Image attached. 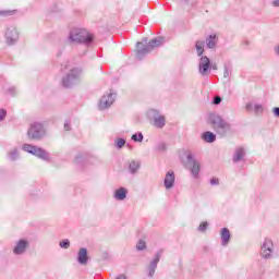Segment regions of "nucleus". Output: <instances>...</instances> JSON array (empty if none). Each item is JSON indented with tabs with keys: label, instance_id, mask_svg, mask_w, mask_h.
Returning a JSON list of instances; mask_svg holds the SVG:
<instances>
[{
	"label": "nucleus",
	"instance_id": "nucleus-36",
	"mask_svg": "<svg viewBox=\"0 0 279 279\" xmlns=\"http://www.w3.org/2000/svg\"><path fill=\"white\" fill-rule=\"evenodd\" d=\"M65 130H69V126L65 124Z\"/></svg>",
	"mask_w": 279,
	"mask_h": 279
},
{
	"label": "nucleus",
	"instance_id": "nucleus-14",
	"mask_svg": "<svg viewBox=\"0 0 279 279\" xmlns=\"http://www.w3.org/2000/svg\"><path fill=\"white\" fill-rule=\"evenodd\" d=\"M27 247V241L21 240L14 247V254H23Z\"/></svg>",
	"mask_w": 279,
	"mask_h": 279
},
{
	"label": "nucleus",
	"instance_id": "nucleus-23",
	"mask_svg": "<svg viewBox=\"0 0 279 279\" xmlns=\"http://www.w3.org/2000/svg\"><path fill=\"white\" fill-rule=\"evenodd\" d=\"M23 149H24V151H27L28 154H32V150L34 149V146L29 145V144H24Z\"/></svg>",
	"mask_w": 279,
	"mask_h": 279
},
{
	"label": "nucleus",
	"instance_id": "nucleus-2",
	"mask_svg": "<svg viewBox=\"0 0 279 279\" xmlns=\"http://www.w3.org/2000/svg\"><path fill=\"white\" fill-rule=\"evenodd\" d=\"M165 39L162 37H157L150 40L145 48H143V43H137V51L138 53H149L153 49L161 47L163 45Z\"/></svg>",
	"mask_w": 279,
	"mask_h": 279
},
{
	"label": "nucleus",
	"instance_id": "nucleus-30",
	"mask_svg": "<svg viewBox=\"0 0 279 279\" xmlns=\"http://www.w3.org/2000/svg\"><path fill=\"white\" fill-rule=\"evenodd\" d=\"M214 104H215L216 106H219V104H221V97L216 96V97L214 98Z\"/></svg>",
	"mask_w": 279,
	"mask_h": 279
},
{
	"label": "nucleus",
	"instance_id": "nucleus-3",
	"mask_svg": "<svg viewBox=\"0 0 279 279\" xmlns=\"http://www.w3.org/2000/svg\"><path fill=\"white\" fill-rule=\"evenodd\" d=\"M45 136V130L43 129V124L33 123L28 130V138L32 141H38V138H43Z\"/></svg>",
	"mask_w": 279,
	"mask_h": 279
},
{
	"label": "nucleus",
	"instance_id": "nucleus-28",
	"mask_svg": "<svg viewBox=\"0 0 279 279\" xmlns=\"http://www.w3.org/2000/svg\"><path fill=\"white\" fill-rule=\"evenodd\" d=\"M124 145H125V140L120 138V140L117 141V147L119 149H121V147H123Z\"/></svg>",
	"mask_w": 279,
	"mask_h": 279
},
{
	"label": "nucleus",
	"instance_id": "nucleus-22",
	"mask_svg": "<svg viewBox=\"0 0 279 279\" xmlns=\"http://www.w3.org/2000/svg\"><path fill=\"white\" fill-rule=\"evenodd\" d=\"M197 54L202 56L204 53V41H196Z\"/></svg>",
	"mask_w": 279,
	"mask_h": 279
},
{
	"label": "nucleus",
	"instance_id": "nucleus-6",
	"mask_svg": "<svg viewBox=\"0 0 279 279\" xmlns=\"http://www.w3.org/2000/svg\"><path fill=\"white\" fill-rule=\"evenodd\" d=\"M274 250V242L271 240L266 239L263 246H262V254L267 258V256L271 255V252Z\"/></svg>",
	"mask_w": 279,
	"mask_h": 279
},
{
	"label": "nucleus",
	"instance_id": "nucleus-17",
	"mask_svg": "<svg viewBox=\"0 0 279 279\" xmlns=\"http://www.w3.org/2000/svg\"><path fill=\"white\" fill-rule=\"evenodd\" d=\"M245 156V150L243 148H236L235 154L233 156V161L239 162V160H243Z\"/></svg>",
	"mask_w": 279,
	"mask_h": 279
},
{
	"label": "nucleus",
	"instance_id": "nucleus-34",
	"mask_svg": "<svg viewBox=\"0 0 279 279\" xmlns=\"http://www.w3.org/2000/svg\"><path fill=\"white\" fill-rule=\"evenodd\" d=\"M272 5H275V8H279V0H275V1L272 2Z\"/></svg>",
	"mask_w": 279,
	"mask_h": 279
},
{
	"label": "nucleus",
	"instance_id": "nucleus-18",
	"mask_svg": "<svg viewBox=\"0 0 279 279\" xmlns=\"http://www.w3.org/2000/svg\"><path fill=\"white\" fill-rule=\"evenodd\" d=\"M215 45H217V35H210L207 38V47L209 49H213V47H215Z\"/></svg>",
	"mask_w": 279,
	"mask_h": 279
},
{
	"label": "nucleus",
	"instance_id": "nucleus-16",
	"mask_svg": "<svg viewBox=\"0 0 279 279\" xmlns=\"http://www.w3.org/2000/svg\"><path fill=\"white\" fill-rule=\"evenodd\" d=\"M202 138H204L206 143H215L217 136L213 132H205L203 133Z\"/></svg>",
	"mask_w": 279,
	"mask_h": 279
},
{
	"label": "nucleus",
	"instance_id": "nucleus-7",
	"mask_svg": "<svg viewBox=\"0 0 279 279\" xmlns=\"http://www.w3.org/2000/svg\"><path fill=\"white\" fill-rule=\"evenodd\" d=\"M208 69H210V59H208V57H202L199 61V73L206 75Z\"/></svg>",
	"mask_w": 279,
	"mask_h": 279
},
{
	"label": "nucleus",
	"instance_id": "nucleus-35",
	"mask_svg": "<svg viewBox=\"0 0 279 279\" xmlns=\"http://www.w3.org/2000/svg\"><path fill=\"white\" fill-rule=\"evenodd\" d=\"M64 69H69V65H68V64H65V65H64Z\"/></svg>",
	"mask_w": 279,
	"mask_h": 279
},
{
	"label": "nucleus",
	"instance_id": "nucleus-8",
	"mask_svg": "<svg viewBox=\"0 0 279 279\" xmlns=\"http://www.w3.org/2000/svg\"><path fill=\"white\" fill-rule=\"evenodd\" d=\"M31 154H33V156H37L38 158H43L44 160H47L49 158V155L47 154V151L36 146L33 147V150H31Z\"/></svg>",
	"mask_w": 279,
	"mask_h": 279
},
{
	"label": "nucleus",
	"instance_id": "nucleus-1",
	"mask_svg": "<svg viewBox=\"0 0 279 279\" xmlns=\"http://www.w3.org/2000/svg\"><path fill=\"white\" fill-rule=\"evenodd\" d=\"M70 40L88 45L95 40V35L84 28H74L70 32Z\"/></svg>",
	"mask_w": 279,
	"mask_h": 279
},
{
	"label": "nucleus",
	"instance_id": "nucleus-33",
	"mask_svg": "<svg viewBox=\"0 0 279 279\" xmlns=\"http://www.w3.org/2000/svg\"><path fill=\"white\" fill-rule=\"evenodd\" d=\"M274 113L276 114V117H279V108H278V107H276V108L274 109Z\"/></svg>",
	"mask_w": 279,
	"mask_h": 279
},
{
	"label": "nucleus",
	"instance_id": "nucleus-26",
	"mask_svg": "<svg viewBox=\"0 0 279 279\" xmlns=\"http://www.w3.org/2000/svg\"><path fill=\"white\" fill-rule=\"evenodd\" d=\"M70 245L71 243L69 242V240H63L62 242H60V247H63L64 250H68Z\"/></svg>",
	"mask_w": 279,
	"mask_h": 279
},
{
	"label": "nucleus",
	"instance_id": "nucleus-20",
	"mask_svg": "<svg viewBox=\"0 0 279 279\" xmlns=\"http://www.w3.org/2000/svg\"><path fill=\"white\" fill-rule=\"evenodd\" d=\"M192 175H194V178H197V174L199 173V163L193 161V167L191 169Z\"/></svg>",
	"mask_w": 279,
	"mask_h": 279
},
{
	"label": "nucleus",
	"instance_id": "nucleus-29",
	"mask_svg": "<svg viewBox=\"0 0 279 279\" xmlns=\"http://www.w3.org/2000/svg\"><path fill=\"white\" fill-rule=\"evenodd\" d=\"M7 111L4 109H0V121H3L5 119Z\"/></svg>",
	"mask_w": 279,
	"mask_h": 279
},
{
	"label": "nucleus",
	"instance_id": "nucleus-21",
	"mask_svg": "<svg viewBox=\"0 0 279 279\" xmlns=\"http://www.w3.org/2000/svg\"><path fill=\"white\" fill-rule=\"evenodd\" d=\"M141 167V165L136 161H132L129 166V169L131 171V173H135V171H138V168Z\"/></svg>",
	"mask_w": 279,
	"mask_h": 279
},
{
	"label": "nucleus",
	"instance_id": "nucleus-24",
	"mask_svg": "<svg viewBox=\"0 0 279 279\" xmlns=\"http://www.w3.org/2000/svg\"><path fill=\"white\" fill-rule=\"evenodd\" d=\"M132 141H135V142L141 143V141H143V134H142V133H140L138 135H137V134H134V135L132 136Z\"/></svg>",
	"mask_w": 279,
	"mask_h": 279
},
{
	"label": "nucleus",
	"instance_id": "nucleus-13",
	"mask_svg": "<svg viewBox=\"0 0 279 279\" xmlns=\"http://www.w3.org/2000/svg\"><path fill=\"white\" fill-rule=\"evenodd\" d=\"M116 199L123 201L128 197V190L125 187H120L114 192Z\"/></svg>",
	"mask_w": 279,
	"mask_h": 279
},
{
	"label": "nucleus",
	"instance_id": "nucleus-15",
	"mask_svg": "<svg viewBox=\"0 0 279 279\" xmlns=\"http://www.w3.org/2000/svg\"><path fill=\"white\" fill-rule=\"evenodd\" d=\"M220 234H221L222 245H228L230 241V230H228V228H222Z\"/></svg>",
	"mask_w": 279,
	"mask_h": 279
},
{
	"label": "nucleus",
	"instance_id": "nucleus-10",
	"mask_svg": "<svg viewBox=\"0 0 279 279\" xmlns=\"http://www.w3.org/2000/svg\"><path fill=\"white\" fill-rule=\"evenodd\" d=\"M174 182H175V174H173L172 171H169L165 178L166 189H171V186H173Z\"/></svg>",
	"mask_w": 279,
	"mask_h": 279
},
{
	"label": "nucleus",
	"instance_id": "nucleus-25",
	"mask_svg": "<svg viewBox=\"0 0 279 279\" xmlns=\"http://www.w3.org/2000/svg\"><path fill=\"white\" fill-rule=\"evenodd\" d=\"M206 228H208V222H202L198 227L199 232H206Z\"/></svg>",
	"mask_w": 279,
	"mask_h": 279
},
{
	"label": "nucleus",
	"instance_id": "nucleus-4",
	"mask_svg": "<svg viewBox=\"0 0 279 279\" xmlns=\"http://www.w3.org/2000/svg\"><path fill=\"white\" fill-rule=\"evenodd\" d=\"M77 77H80V72L77 70H70V73L63 78V86H71V84L76 82Z\"/></svg>",
	"mask_w": 279,
	"mask_h": 279
},
{
	"label": "nucleus",
	"instance_id": "nucleus-5",
	"mask_svg": "<svg viewBox=\"0 0 279 279\" xmlns=\"http://www.w3.org/2000/svg\"><path fill=\"white\" fill-rule=\"evenodd\" d=\"M114 98L112 97V94H107L101 97L98 107L100 110H106V108H110V106H112Z\"/></svg>",
	"mask_w": 279,
	"mask_h": 279
},
{
	"label": "nucleus",
	"instance_id": "nucleus-31",
	"mask_svg": "<svg viewBox=\"0 0 279 279\" xmlns=\"http://www.w3.org/2000/svg\"><path fill=\"white\" fill-rule=\"evenodd\" d=\"M185 156H186L189 162H193V156L191 155V151H186Z\"/></svg>",
	"mask_w": 279,
	"mask_h": 279
},
{
	"label": "nucleus",
	"instance_id": "nucleus-9",
	"mask_svg": "<svg viewBox=\"0 0 279 279\" xmlns=\"http://www.w3.org/2000/svg\"><path fill=\"white\" fill-rule=\"evenodd\" d=\"M214 128L216 130L222 129V130H228L230 128V124L228 122L223 121L221 118H215L214 120Z\"/></svg>",
	"mask_w": 279,
	"mask_h": 279
},
{
	"label": "nucleus",
	"instance_id": "nucleus-27",
	"mask_svg": "<svg viewBox=\"0 0 279 279\" xmlns=\"http://www.w3.org/2000/svg\"><path fill=\"white\" fill-rule=\"evenodd\" d=\"M145 247H146L145 241L140 240L137 245H136V248L137 250H145Z\"/></svg>",
	"mask_w": 279,
	"mask_h": 279
},
{
	"label": "nucleus",
	"instance_id": "nucleus-19",
	"mask_svg": "<svg viewBox=\"0 0 279 279\" xmlns=\"http://www.w3.org/2000/svg\"><path fill=\"white\" fill-rule=\"evenodd\" d=\"M154 125L155 128H165V117L158 116L157 118H155Z\"/></svg>",
	"mask_w": 279,
	"mask_h": 279
},
{
	"label": "nucleus",
	"instance_id": "nucleus-32",
	"mask_svg": "<svg viewBox=\"0 0 279 279\" xmlns=\"http://www.w3.org/2000/svg\"><path fill=\"white\" fill-rule=\"evenodd\" d=\"M210 183H211V184H219V179H215V178H214V179H211Z\"/></svg>",
	"mask_w": 279,
	"mask_h": 279
},
{
	"label": "nucleus",
	"instance_id": "nucleus-11",
	"mask_svg": "<svg viewBox=\"0 0 279 279\" xmlns=\"http://www.w3.org/2000/svg\"><path fill=\"white\" fill-rule=\"evenodd\" d=\"M247 112H252L254 110L255 114H259V112H263V106L257 104L248 102L246 105Z\"/></svg>",
	"mask_w": 279,
	"mask_h": 279
},
{
	"label": "nucleus",
	"instance_id": "nucleus-12",
	"mask_svg": "<svg viewBox=\"0 0 279 279\" xmlns=\"http://www.w3.org/2000/svg\"><path fill=\"white\" fill-rule=\"evenodd\" d=\"M78 263H81V265H86V263H88V252L86 251V248H81L78 252Z\"/></svg>",
	"mask_w": 279,
	"mask_h": 279
}]
</instances>
